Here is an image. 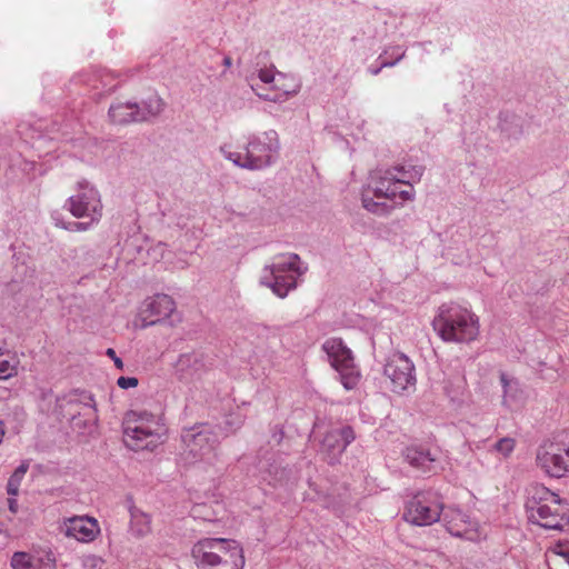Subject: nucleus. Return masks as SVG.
I'll use <instances>...</instances> for the list:
<instances>
[{"label": "nucleus", "instance_id": "nucleus-1", "mask_svg": "<svg viewBox=\"0 0 569 569\" xmlns=\"http://www.w3.org/2000/svg\"><path fill=\"white\" fill-rule=\"evenodd\" d=\"M425 167L396 163L370 173L362 191V206L373 214H386L416 199L415 184L420 182Z\"/></svg>", "mask_w": 569, "mask_h": 569}, {"label": "nucleus", "instance_id": "nucleus-2", "mask_svg": "<svg viewBox=\"0 0 569 569\" xmlns=\"http://www.w3.org/2000/svg\"><path fill=\"white\" fill-rule=\"evenodd\" d=\"M432 328L447 343L470 345L480 337V319L467 307L457 303L441 305L432 320Z\"/></svg>", "mask_w": 569, "mask_h": 569}, {"label": "nucleus", "instance_id": "nucleus-3", "mask_svg": "<svg viewBox=\"0 0 569 569\" xmlns=\"http://www.w3.org/2000/svg\"><path fill=\"white\" fill-rule=\"evenodd\" d=\"M191 556L198 569H243L246 563L243 549L233 539L202 538L193 545Z\"/></svg>", "mask_w": 569, "mask_h": 569}, {"label": "nucleus", "instance_id": "nucleus-4", "mask_svg": "<svg viewBox=\"0 0 569 569\" xmlns=\"http://www.w3.org/2000/svg\"><path fill=\"white\" fill-rule=\"evenodd\" d=\"M167 428L161 417L148 411H129L123 421V441L134 451H153L166 441Z\"/></svg>", "mask_w": 569, "mask_h": 569}, {"label": "nucleus", "instance_id": "nucleus-5", "mask_svg": "<svg viewBox=\"0 0 569 569\" xmlns=\"http://www.w3.org/2000/svg\"><path fill=\"white\" fill-rule=\"evenodd\" d=\"M526 507L529 520L542 528L561 530L569 522L566 505L545 486L532 487Z\"/></svg>", "mask_w": 569, "mask_h": 569}, {"label": "nucleus", "instance_id": "nucleus-6", "mask_svg": "<svg viewBox=\"0 0 569 569\" xmlns=\"http://www.w3.org/2000/svg\"><path fill=\"white\" fill-rule=\"evenodd\" d=\"M306 269L300 266V258L296 253H281L273 258L272 263L264 268L260 279L262 286L270 288L274 295L284 298L296 288L297 280Z\"/></svg>", "mask_w": 569, "mask_h": 569}, {"label": "nucleus", "instance_id": "nucleus-7", "mask_svg": "<svg viewBox=\"0 0 569 569\" xmlns=\"http://www.w3.org/2000/svg\"><path fill=\"white\" fill-rule=\"evenodd\" d=\"M251 89L264 100L280 102L298 92L292 79L272 68L260 69L257 78L250 79Z\"/></svg>", "mask_w": 569, "mask_h": 569}, {"label": "nucleus", "instance_id": "nucleus-8", "mask_svg": "<svg viewBox=\"0 0 569 569\" xmlns=\"http://www.w3.org/2000/svg\"><path fill=\"white\" fill-rule=\"evenodd\" d=\"M223 154L239 167L248 169H261L271 162L274 148L270 143L260 140L251 141L248 146L234 148L224 144L221 148Z\"/></svg>", "mask_w": 569, "mask_h": 569}, {"label": "nucleus", "instance_id": "nucleus-9", "mask_svg": "<svg viewBox=\"0 0 569 569\" xmlns=\"http://www.w3.org/2000/svg\"><path fill=\"white\" fill-rule=\"evenodd\" d=\"M537 466L549 477L569 475V446L553 441L542 442L536 451Z\"/></svg>", "mask_w": 569, "mask_h": 569}, {"label": "nucleus", "instance_id": "nucleus-10", "mask_svg": "<svg viewBox=\"0 0 569 569\" xmlns=\"http://www.w3.org/2000/svg\"><path fill=\"white\" fill-rule=\"evenodd\" d=\"M443 510L431 493L419 492L407 502L403 518L416 526H430L440 520Z\"/></svg>", "mask_w": 569, "mask_h": 569}, {"label": "nucleus", "instance_id": "nucleus-11", "mask_svg": "<svg viewBox=\"0 0 569 569\" xmlns=\"http://www.w3.org/2000/svg\"><path fill=\"white\" fill-rule=\"evenodd\" d=\"M78 190L67 200L68 210L76 218L89 217L91 222H99L103 206L98 190L87 181L78 182Z\"/></svg>", "mask_w": 569, "mask_h": 569}, {"label": "nucleus", "instance_id": "nucleus-12", "mask_svg": "<svg viewBox=\"0 0 569 569\" xmlns=\"http://www.w3.org/2000/svg\"><path fill=\"white\" fill-rule=\"evenodd\" d=\"M385 376L390 380L395 392L405 391L416 385L415 366L401 352L392 353L385 365Z\"/></svg>", "mask_w": 569, "mask_h": 569}, {"label": "nucleus", "instance_id": "nucleus-13", "mask_svg": "<svg viewBox=\"0 0 569 569\" xmlns=\"http://www.w3.org/2000/svg\"><path fill=\"white\" fill-rule=\"evenodd\" d=\"M442 521L448 532L455 537L477 541L481 537L479 523L455 507H447Z\"/></svg>", "mask_w": 569, "mask_h": 569}, {"label": "nucleus", "instance_id": "nucleus-14", "mask_svg": "<svg viewBox=\"0 0 569 569\" xmlns=\"http://www.w3.org/2000/svg\"><path fill=\"white\" fill-rule=\"evenodd\" d=\"M176 308L174 300L168 295L158 293L147 298L140 310L143 327L154 326L169 319Z\"/></svg>", "mask_w": 569, "mask_h": 569}, {"label": "nucleus", "instance_id": "nucleus-15", "mask_svg": "<svg viewBox=\"0 0 569 569\" xmlns=\"http://www.w3.org/2000/svg\"><path fill=\"white\" fill-rule=\"evenodd\" d=\"M62 531L66 537L83 543L94 541L101 532L98 520L89 516H73L62 522Z\"/></svg>", "mask_w": 569, "mask_h": 569}, {"label": "nucleus", "instance_id": "nucleus-16", "mask_svg": "<svg viewBox=\"0 0 569 569\" xmlns=\"http://www.w3.org/2000/svg\"><path fill=\"white\" fill-rule=\"evenodd\" d=\"M322 349L328 355L330 363L336 370L349 369L355 363L352 351L341 338L333 337L327 339L322 345Z\"/></svg>", "mask_w": 569, "mask_h": 569}, {"label": "nucleus", "instance_id": "nucleus-17", "mask_svg": "<svg viewBox=\"0 0 569 569\" xmlns=\"http://www.w3.org/2000/svg\"><path fill=\"white\" fill-rule=\"evenodd\" d=\"M13 569H57L56 559L50 552L36 557L27 552H16L11 558Z\"/></svg>", "mask_w": 569, "mask_h": 569}, {"label": "nucleus", "instance_id": "nucleus-18", "mask_svg": "<svg viewBox=\"0 0 569 569\" xmlns=\"http://www.w3.org/2000/svg\"><path fill=\"white\" fill-rule=\"evenodd\" d=\"M109 117L113 123L127 124L136 121H144L140 107L131 102H116L109 108Z\"/></svg>", "mask_w": 569, "mask_h": 569}, {"label": "nucleus", "instance_id": "nucleus-19", "mask_svg": "<svg viewBox=\"0 0 569 569\" xmlns=\"http://www.w3.org/2000/svg\"><path fill=\"white\" fill-rule=\"evenodd\" d=\"M130 522L129 532L136 538H143L151 533L152 520L151 516L136 506H131L129 509Z\"/></svg>", "mask_w": 569, "mask_h": 569}, {"label": "nucleus", "instance_id": "nucleus-20", "mask_svg": "<svg viewBox=\"0 0 569 569\" xmlns=\"http://www.w3.org/2000/svg\"><path fill=\"white\" fill-rule=\"evenodd\" d=\"M405 459L410 466L422 472L431 471L432 463L436 461L430 451L419 447H408L405 451Z\"/></svg>", "mask_w": 569, "mask_h": 569}, {"label": "nucleus", "instance_id": "nucleus-21", "mask_svg": "<svg viewBox=\"0 0 569 569\" xmlns=\"http://www.w3.org/2000/svg\"><path fill=\"white\" fill-rule=\"evenodd\" d=\"M201 367V362L194 353H182L176 361L174 369L180 378L192 377Z\"/></svg>", "mask_w": 569, "mask_h": 569}, {"label": "nucleus", "instance_id": "nucleus-22", "mask_svg": "<svg viewBox=\"0 0 569 569\" xmlns=\"http://www.w3.org/2000/svg\"><path fill=\"white\" fill-rule=\"evenodd\" d=\"M332 438H339L341 440V446L339 447V453H341L356 439V435L353 429L348 426L339 430H331L326 435L323 439V446L333 447L331 443Z\"/></svg>", "mask_w": 569, "mask_h": 569}, {"label": "nucleus", "instance_id": "nucleus-23", "mask_svg": "<svg viewBox=\"0 0 569 569\" xmlns=\"http://www.w3.org/2000/svg\"><path fill=\"white\" fill-rule=\"evenodd\" d=\"M164 102L157 93L150 94L147 100L143 101V107H140V112L144 117V121L150 117H156L163 111Z\"/></svg>", "mask_w": 569, "mask_h": 569}, {"label": "nucleus", "instance_id": "nucleus-24", "mask_svg": "<svg viewBox=\"0 0 569 569\" xmlns=\"http://www.w3.org/2000/svg\"><path fill=\"white\" fill-rule=\"evenodd\" d=\"M20 361L16 355L9 359H0V380L6 381L19 375Z\"/></svg>", "mask_w": 569, "mask_h": 569}, {"label": "nucleus", "instance_id": "nucleus-25", "mask_svg": "<svg viewBox=\"0 0 569 569\" xmlns=\"http://www.w3.org/2000/svg\"><path fill=\"white\" fill-rule=\"evenodd\" d=\"M28 469H29V463L23 462L11 475V477L9 478L8 485H7V491H8L9 496L14 497L19 493V488H20L21 481L24 478Z\"/></svg>", "mask_w": 569, "mask_h": 569}, {"label": "nucleus", "instance_id": "nucleus-26", "mask_svg": "<svg viewBox=\"0 0 569 569\" xmlns=\"http://www.w3.org/2000/svg\"><path fill=\"white\" fill-rule=\"evenodd\" d=\"M337 371L340 373L341 383L347 390H352L357 387L360 373L356 369L355 363H352V367L349 369Z\"/></svg>", "mask_w": 569, "mask_h": 569}, {"label": "nucleus", "instance_id": "nucleus-27", "mask_svg": "<svg viewBox=\"0 0 569 569\" xmlns=\"http://www.w3.org/2000/svg\"><path fill=\"white\" fill-rule=\"evenodd\" d=\"M546 557L548 560H553L555 557H560L569 563V541L556 542L548 548Z\"/></svg>", "mask_w": 569, "mask_h": 569}, {"label": "nucleus", "instance_id": "nucleus-28", "mask_svg": "<svg viewBox=\"0 0 569 569\" xmlns=\"http://www.w3.org/2000/svg\"><path fill=\"white\" fill-rule=\"evenodd\" d=\"M182 439L191 450H197V447L201 449L202 443L208 441V436L202 431L194 432L193 430H189L183 433Z\"/></svg>", "mask_w": 569, "mask_h": 569}, {"label": "nucleus", "instance_id": "nucleus-29", "mask_svg": "<svg viewBox=\"0 0 569 569\" xmlns=\"http://www.w3.org/2000/svg\"><path fill=\"white\" fill-rule=\"evenodd\" d=\"M515 447L516 440L513 438L505 437L497 441L495 450L507 458L512 453Z\"/></svg>", "mask_w": 569, "mask_h": 569}, {"label": "nucleus", "instance_id": "nucleus-30", "mask_svg": "<svg viewBox=\"0 0 569 569\" xmlns=\"http://www.w3.org/2000/svg\"><path fill=\"white\" fill-rule=\"evenodd\" d=\"M84 569H106V561L97 556H89L84 560Z\"/></svg>", "mask_w": 569, "mask_h": 569}, {"label": "nucleus", "instance_id": "nucleus-31", "mask_svg": "<svg viewBox=\"0 0 569 569\" xmlns=\"http://www.w3.org/2000/svg\"><path fill=\"white\" fill-rule=\"evenodd\" d=\"M139 381L134 377H119L117 380L118 387L121 389L136 388Z\"/></svg>", "mask_w": 569, "mask_h": 569}, {"label": "nucleus", "instance_id": "nucleus-32", "mask_svg": "<svg viewBox=\"0 0 569 569\" xmlns=\"http://www.w3.org/2000/svg\"><path fill=\"white\" fill-rule=\"evenodd\" d=\"M93 222H71L66 229L71 231H86L88 230Z\"/></svg>", "mask_w": 569, "mask_h": 569}, {"label": "nucleus", "instance_id": "nucleus-33", "mask_svg": "<svg viewBox=\"0 0 569 569\" xmlns=\"http://www.w3.org/2000/svg\"><path fill=\"white\" fill-rule=\"evenodd\" d=\"M106 355L111 358L114 362V366L122 370L123 369V361L117 356L116 351L112 348L107 349Z\"/></svg>", "mask_w": 569, "mask_h": 569}, {"label": "nucleus", "instance_id": "nucleus-34", "mask_svg": "<svg viewBox=\"0 0 569 569\" xmlns=\"http://www.w3.org/2000/svg\"><path fill=\"white\" fill-rule=\"evenodd\" d=\"M339 441H340L339 438H332L331 443L333 445V447H329V446H325V447L328 449V451L333 452L337 450L339 452V447L341 446V443Z\"/></svg>", "mask_w": 569, "mask_h": 569}, {"label": "nucleus", "instance_id": "nucleus-35", "mask_svg": "<svg viewBox=\"0 0 569 569\" xmlns=\"http://www.w3.org/2000/svg\"><path fill=\"white\" fill-rule=\"evenodd\" d=\"M9 502V509L11 512L16 513L18 511V503H17V500L14 498H10L8 500Z\"/></svg>", "mask_w": 569, "mask_h": 569}, {"label": "nucleus", "instance_id": "nucleus-36", "mask_svg": "<svg viewBox=\"0 0 569 569\" xmlns=\"http://www.w3.org/2000/svg\"><path fill=\"white\" fill-rule=\"evenodd\" d=\"M501 382H502V385H503V389H505V397H506V396H507V392H508V389H507V388H508V386H509V382H508V380L506 379V377H505V376H502V377H501Z\"/></svg>", "mask_w": 569, "mask_h": 569}, {"label": "nucleus", "instance_id": "nucleus-37", "mask_svg": "<svg viewBox=\"0 0 569 569\" xmlns=\"http://www.w3.org/2000/svg\"><path fill=\"white\" fill-rule=\"evenodd\" d=\"M223 63H224L226 67H230L231 66V58L226 57L224 60H223Z\"/></svg>", "mask_w": 569, "mask_h": 569}, {"label": "nucleus", "instance_id": "nucleus-38", "mask_svg": "<svg viewBox=\"0 0 569 569\" xmlns=\"http://www.w3.org/2000/svg\"><path fill=\"white\" fill-rule=\"evenodd\" d=\"M3 436H4V429H3L2 423L0 422V442L2 441Z\"/></svg>", "mask_w": 569, "mask_h": 569}]
</instances>
